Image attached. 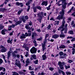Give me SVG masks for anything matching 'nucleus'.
I'll use <instances>...</instances> for the list:
<instances>
[{
  "instance_id": "f257e3e1",
  "label": "nucleus",
  "mask_w": 75,
  "mask_h": 75,
  "mask_svg": "<svg viewBox=\"0 0 75 75\" xmlns=\"http://www.w3.org/2000/svg\"><path fill=\"white\" fill-rule=\"evenodd\" d=\"M8 29L7 30V29H4L2 30L1 31V33L3 35H5L6 34V33L5 32H6V31H11V30H12V27L11 25L10 26H8Z\"/></svg>"
},
{
  "instance_id": "f03ea898",
  "label": "nucleus",
  "mask_w": 75,
  "mask_h": 75,
  "mask_svg": "<svg viewBox=\"0 0 75 75\" xmlns=\"http://www.w3.org/2000/svg\"><path fill=\"white\" fill-rule=\"evenodd\" d=\"M64 10L62 9V12H60L59 13L60 15L59 16L57 17V20H61L62 18H63V16H64Z\"/></svg>"
},
{
  "instance_id": "7ed1b4c3",
  "label": "nucleus",
  "mask_w": 75,
  "mask_h": 75,
  "mask_svg": "<svg viewBox=\"0 0 75 75\" xmlns=\"http://www.w3.org/2000/svg\"><path fill=\"white\" fill-rule=\"evenodd\" d=\"M66 65V64L65 63V62H59L58 63V65H59L60 69L62 70L64 69V68L63 67V65Z\"/></svg>"
},
{
  "instance_id": "20e7f679",
  "label": "nucleus",
  "mask_w": 75,
  "mask_h": 75,
  "mask_svg": "<svg viewBox=\"0 0 75 75\" xmlns=\"http://www.w3.org/2000/svg\"><path fill=\"white\" fill-rule=\"evenodd\" d=\"M65 19H63V21L62 22V25H61V26L60 27H59L58 29V30H59L61 29V28H62V30H61V31H63L64 30V29H63V28L64 26H65Z\"/></svg>"
},
{
  "instance_id": "39448f33",
  "label": "nucleus",
  "mask_w": 75,
  "mask_h": 75,
  "mask_svg": "<svg viewBox=\"0 0 75 75\" xmlns=\"http://www.w3.org/2000/svg\"><path fill=\"white\" fill-rule=\"evenodd\" d=\"M38 16L39 18L38 21H39L40 23H41V20H42V16H43V13H42V12H40L38 14Z\"/></svg>"
},
{
  "instance_id": "423d86ee",
  "label": "nucleus",
  "mask_w": 75,
  "mask_h": 75,
  "mask_svg": "<svg viewBox=\"0 0 75 75\" xmlns=\"http://www.w3.org/2000/svg\"><path fill=\"white\" fill-rule=\"evenodd\" d=\"M46 42H47V41H45L43 42V43H42V50H43V51H44V50H45L47 49V47H45V45L46 44Z\"/></svg>"
},
{
  "instance_id": "0eeeda50",
  "label": "nucleus",
  "mask_w": 75,
  "mask_h": 75,
  "mask_svg": "<svg viewBox=\"0 0 75 75\" xmlns=\"http://www.w3.org/2000/svg\"><path fill=\"white\" fill-rule=\"evenodd\" d=\"M30 52L32 54H34V53H35L36 52V49L34 47H33L30 50Z\"/></svg>"
},
{
  "instance_id": "6e6552de",
  "label": "nucleus",
  "mask_w": 75,
  "mask_h": 75,
  "mask_svg": "<svg viewBox=\"0 0 75 75\" xmlns=\"http://www.w3.org/2000/svg\"><path fill=\"white\" fill-rule=\"evenodd\" d=\"M41 5H42V6H47L48 5V1H43L41 4Z\"/></svg>"
},
{
  "instance_id": "1a4fd4ad",
  "label": "nucleus",
  "mask_w": 75,
  "mask_h": 75,
  "mask_svg": "<svg viewBox=\"0 0 75 75\" xmlns=\"http://www.w3.org/2000/svg\"><path fill=\"white\" fill-rule=\"evenodd\" d=\"M58 37H59V35L57 34H55L52 36V38L54 39H56V38H58Z\"/></svg>"
},
{
  "instance_id": "9d476101",
  "label": "nucleus",
  "mask_w": 75,
  "mask_h": 75,
  "mask_svg": "<svg viewBox=\"0 0 75 75\" xmlns=\"http://www.w3.org/2000/svg\"><path fill=\"white\" fill-rule=\"evenodd\" d=\"M17 53V51L16 50L14 51V52L12 53V57H14V58H16V54H15Z\"/></svg>"
},
{
  "instance_id": "9b49d317",
  "label": "nucleus",
  "mask_w": 75,
  "mask_h": 75,
  "mask_svg": "<svg viewBox=\"0 0 75 75\" xmlns=\"http://www.w3.org/2000/svg\"><path fill=\"white\" fill-rule=\"evenodd\" d=\"M29 25H26L25 27V28L27 30H31V29L32 28V27H31L30 28V27L29 26Z\"/></svg>"
},
{
  "instance_id": "f8f14e48",
  "label": "nucleus",
  "mask_w": 75,
  "mask_h": 75,
  "mask_svg": "<svg viewBox=\"0 0 75 75\" xmlns=\"http://www.w3.org/2000/svg\"><path fill=\"white\" fill-rule=\"evenodd\" d=\"M1 52H6L7 51V48H5L2 49L1 50Z\"/></svg>"
},
{
  "instance_id": "ddd939ff",
  "label": "nucleus",
  "mask_w": 75,
  "mask_h": 75,
  "mask_svg": "<svg viewBox=\"0 0 75 75\" xmlns=\"http://www.w3.org/2000/svg\"><path fill=\"white\" fill-rule=\"evenodd\" d=\"M6 8H0V12H4L5 11H6Z\"/></svg>"
},
{
  "instance_id": "4468645a",
  "label": "nucleus",
  "mask_w": 75,
  "mask_h": 75,
  "mask_svg": "<svg viewBox=\"0 0 75 75\" xmlns=\"http://www.w3.org/2000/svg\"><path fill=\"white\" fill-rule=\"evenodd\" d=\"M60 38H64V37H65V35H64V33L63 32H62L61 34L60 35Z\"/></svg>"
},
{
  "instance_id": "2eb2a0df",
  "label": "nucleus",
  "mask_w": 75,
  "mask_h": 75,
  "mask_svg": "<svg viewBox=\"0 0 75 75\" xmlns=\"http://www.w3.org/2000/svg\"><path fill=\"white\" fill-rule=\"evenodd\" d=\"M26 66H27L30 64V60L28 59H26Z\"/></svg>"
},
{
  "instance_id": "dca6fc26",
  "label": "nucleus",
  "mask_w": 75,
  "mask_h": 75,
  "mask_svg": "<svg viewBox=\"0 0 75 75\" xmlns=\"http://www.w3.org/2000/svg\"><path fill=\"white\" fill-rule=\"evenodd\" d=\"M36 34H36V33H32V39L34 40V37L36 36Z\"/></svg>"
},
{
  "instance_id": "f3484780",
  "label": "nucleus",
  "mask_w": 75,
  "mask_h": 75,
  "mask_svg": "<svg viewBox=\"0 0 75 75\" xmlns=\"http://www.w3.org/2000/svg\"><path fill=\"white\" fill-rule=\"evenodd\" d=\"M32 33H28V34L27 33H25V36H26V37H28L31 36V35Z\"/></svg>"
},
{
  "instance_id": "a211bd4d",
  "label": "nucleus",
  "mask_w": 75,
  "mask_h": 75,
  "mask_svg": "<svg viewBox=\"0 0 75 75\" xmlns=\"http://www.w3.org/2000/svg\"><path fill=\"white\" fill-rule=\"evenodd\" d=\"M3 72H5L6 71V68L3 67H0V71L3 70Z\"/></svg>"
},
{
  "instance_id": "6ab92c4d",
  "label": "nucleus",
  "mask_w": 75,
  "mask_h": 75,
  "mask_svg": "<svg viewBox=\"0 0 75 75\" xmlns=\"http://www.w3.org/2000/svg\"><path fill=\"white\" fill-rule=\"evenodd\" d=\"M66 48V47L64 45H62L59 47V48H60V49H64V48Z\"/></svg>"
},
{
  "instance_id": "aec40b11",
  "label": "nucleus",
  "mask_w": 75,
  "mask_h": 75,
  "mask_svg": "<svg viewBox=\"0 0 75 75\" xmlns=\"http://www.w3.org/2000/svg\"><path fill=\"white\" fill-rule=\"evenodd\" d=\"M42 57L43 60H45V59H47V56H46V55H43L42 56Z\"/></svg>"
},
{
  "instance_id": "412c9836",
  "label": "nucleus",
  "mask_w": 75,
  "mask_h": 75,
  "mask_svg": "<svg viewBox=\"0 0 75 75\" xmlns=\"http://www.w3.org/2000/svg\"><path fill=\"white\" fill-rule=\"evenodd\" d=\"M25 36L24 34H22V35L20 37V38L21 39H23V38H25Z\"/></svg>"
},
{
  "instance_id": "4be33fe9",
  "label": "nucleus",
  "mask_w": 75,
  "mask_h": 75,
  "mask_svg": "<svg viewBox=\"0 0 75 75\" xmlns=\"http://www.w3.org/2000/svg\"><path fill=\"white\" fill-rule=\"evenodd\" d=\"M12 41H13V39H11V40H7V42L8 43H10V44H12Z\"/></svg>"
},
{
  "instance_id": "5701e85b",
  "label": "nucleus",
  "mask_w": 75,
  "mask_h": 75,
  "mask_svg": "<svg viewBox=\"0 0 75 75\" xmlns=\"http://www.w3.org/2000/svg\"><path fill=\"white\" fill-rule=\"evenodd\" d=\"M25 52H24V54L25 55V56L26 57H28V56H29V54H28V52H26L25 54Z\"/></svg>"
},
{
  "instance_id": "b1692460",
  "label": "nucleus",
  "mask_w": 75,
  "mask_h": 75,
  "mask_svg": "<svg viewBox=\"0 0 75 75\" xmlns=\"http://www.w3.org/2000/svg\"><path fill=\"white\" fill-rule=\"evenodd\" d=\"M67 56V54H64V55H62V56H61L60 58H65V57H66Z\"/></svg>"
},
{
  "instance_id": "393cba45",
  "label": "nucleus",
  "mask_w": 75,
  "mask_h": 75,
  "mask_svg": "<svg viewBox=\"0 0 75 75\" xmlns=\"http://www.w3.org/2000/svg\"><path fill=\"white\" fill-rule=\"evenodd\" d=\"M33 42L34 44V45L35 47H37V41L35 40H34L33 41Z\"/></svg>"
},
{
  "instance_id": "a878e982",
  "label": "nucleus",
  "mask_w": 75,
  "mask_h": 75,
  "mask_svg": "<svg viewBox=\"0 0 75 75\" xmlns=\"http://www.w3.org/2000/svg\"><path fill=\"white\" fill-rule=\"evenodd\" d=\"M31 56L32 58H33V59H37V57H36V55L35 54H33Z\"/></svg>"
},
{
  "instance_id": "bb28decb",
  "label": "nucleus",
  "mask_w": 75,
  "mask_h": 75,
  "mask_svg": "<svg viewBox=\"0 0 75 75\" xmlns=\"http://www.w3.org/2000/svg\"><path fill=\"white\" fill-rule=\"evenodd\" d=\"M66 4H67V3H65L64 4L62 5V7L63 8H64V9H65V8H66Z\"/></svg>"
},
{
  "instance_id": "cd10ccee",
  "label": "nucleus",
  "mask_w": 75,
  "mask_h": 75,
  "mask_svg": "<svg viewBox=\"0 0 75 75\" xmlns=\"http://www.w3.org/2000/svg\"><path fill=\"white\" fill-rule=\"evenodd\" d=\"M11 55V52H8V58H9L10 57Z\"/></svg>"
},
{
  "instance_id": "c85d7f7f",
  "label": "nucleus",
  "mask_w": 75,
  "mask_h": 75,
  "mask_svg": "<svg viewBox=\"0 0 75 75\" xmlns=\"http://www.w3.org/2000/svg\"><path fill=\"white\" fill-rule=\"evenodd\" d=\"M12 73L13 74L12 75H18V73L15 71H13V72H12Z\"/></svg>"
},
{
  "instance_id": "c756f323",
  "label": "nucleus",
  "mask_w": 75,
  "mask_h": 75,
  "mask_svg": "<svg viewBox=\"0 0 75 75\" xmlns=\"http://www.w3.org/2000/svg\"><path fill=\"white\" fill-rule=\"evenodd\" d=\"M65 66L66 69H68L70 68V67L69 66L65 65Z\"/></svg>"
},
{
  "instance_id": "7c9ffc66",
  "label": "nucleus",
  "mask_w": 75,
  "mask_h": 75,
  "mask_svg": "<svg viewBox=\"0 0 75 75\" xmlns=\"http://www.w3.org/2000/svg\"><path fill=\"white\" fill-rule=\"evenodd\" d=\"M72 54L73 55H74L75 54V49L74 48H73L72 49Z\"/></svg>"
},
{
  "instance_id": "2f4dec72",
  "label": "nucleus",
  "mask_w": 75,
  "mask_h": 75,
  "mask_svg": "<svg viewBox=\"0 0 75 75\" xmlns=\"http://www.w3.org/2000/svg\"><path fill=\"white\" fill-rule=\"evenodd\" d=\"M65 0H60V1H58V3H63Z\"/></svg>"
},
{
  "instance_id": "473e14b6",
  "label": "nucleus",
  "mask_w": 75,
  "mask_h": 75,
  "mask_svg": "<svg viewBox=\"0 0 75 75\" xmlns=\"http://www.w3.org/2000/svg\"><path fill=\"white\" fill-rule=\"evenodd\" d=\"M66 74H67V75H71V72H69L68 71H67L66 72Z\"/></svg>"
},
{
  "instance_id": "72a5a7b5",
  "label": "nucleus",
  "mask_w": 75,
  "mask_h": 75,
  "mask_svg": "<svg viewBox=\"0 0 75 75\" xmlns=\"http://www.w3.org/2000/svg\"><path fill=\"white\" fill-rule=\"evenodd\" d=\"M19 74H21V75H25V73L24 72H20Z\"/></svg>"
},
{
  "instance_id": "f704fd0d",
  "label": "nucleus",
  "mask_w": 75,
  "mask_h": 75,
  "mask_svg": "<svg viewBox=\"0 0 75 75\" xmlns=\"http://www.w3.org/2000/svg\"><path fill=\"white\" fill-rule=\"evenodd\" d=\"M69 33L70 34H74V32H73L72 30H70L69 31Z\"/></svg>"
},
{
  "instance_id": "c9c22d12",
  "label": "nucleus",
  "mask_w": 75,
  "mask_h": 75,
  "mask_svg": "<svg viewBox=\"0 0 75 75\" xmlns=\"http://www.w3.org/2000/svg\"><path fill=\"white\" fill-rule=\"evenodd\" d=\"M48 37H49V34H46L45 36V39L46 41V40H47V38Z\"/></svg>"
},
{
  "instance_id": "e433bc0d",
  "label": "nucleus",
  "mask_w": 75,
  "mask_h": 75,
  "mask_svg": "<svg viewBox=\"0 0 75 75\" xmlns=\"http://www.w3.org/2000/svg\"><path fill=\"white\" fill-rule=\"evenodd\" d=\"M38 60H36L34 61V62L35 64H38Z\"/></svg>"
},
{
  "instance_id": "4c0bfd02",
  "label": "nucleus",
  "mask_w": 75,
  "mask_h": 75,
  "mask_svg": "<svg viewBox=\"0 0 75 75\" xmlns=\"http://www.w3.org/2000/svg\"><path fill=\"white\" fill-rule=\"evenodd\" d=\"M59 54L60 55L62 56L64 54V52H60L59 53Z\"/></svg>"
},
{
  "instance_id": "58836bf2",
  "label": "nucleus",
  "mask_w": 75,
  "mask_h": 75,
  "mask_svg": "<svg viewBox=\"0 0 75 75\" xmlns=\"http://www.w3.org/2000/svg\"><path fill=\"white\" fill-rule=\"evenodd\" d=\"M3 63V61L0 58V65L1 64H2Z\"/></svg>"
},
{
  "instance_id": "ea45409f",
  "label": "nucleus",
  "mask_w": 75,
  "mask_h": 75,
  "mask_svg": "<svg viewBox=\"0 0 75 75\" xmlns=\"http://www.w3.org/2000/svg\"><path fill=\"white\" fill-rule=\"evenodd\" d=\"M3 28H4V27L2 25H0V30H3Z\"/></svg>"
},
{
  "instance_id": "a19ab883",
  "label": "nucleus",
  "mask_w": 75,
  "mask_h": 75,
  "mask_svg": "<svg viewBox=\"0 0 75 75\" xmlns=\"http://www.w3.org/2000/svg\"><path fill=\"white\" fill-rule=\"evenodd\" d=\"M50 7H51V5H50L48 7H46L47 10H50Z\"/></svg>"
},
{
  "instance_id": "79ce46f5",
  "label": "nucleus",
  "mask_w": 75,
  "mask_h": 75,
  "mask_svg": "<svg viewBox=\"0 0 75 75\" xmlns=\"http://www.w3.org/2000/svg\"><path fill=\"white\" fill-rule=\"evenodd\" d=\"M15 64L16 66H18V67H19V62H18V63L17 62H16L15 63Z\"/></svg>"
},
{
  "instance_id": "37998d69",
  "label": "nucleus",
  "mask_w": 75,
  "mask_h": 75,
  "mask_svg": "<svg viewBox=\"0 0 75 75\" xmlns=\"http://www.w3.org/2000/svg\"><path fill=\"white\" fill-rule=\"evenodd\" d=\"M36 8L37 9H38V10H41L42 8L40 6H37Z\"/></svg>"
},
{
  "instance_id": "c03bdc74",
  "label": "nucleus",
  "mask_w": 75,
  "mask_h": 75,
  "mask_svg": "<svg viewBox=\"0 0 75 75\" xmlns=\"http://www.w3.org/2000/svg\"><path fill=\"white\" fill-rule=\"evenodd\" d=\"M51 25H49L48 26L47 28H48V30H51Z\"/></svg>"
},
{
  "instance_id": "a18cd8bd",
  "label": "nucleus",
  "mask_w": 75,
  "mask_h": 75,
  "mask_svg": "<svg viewBox=\"0 0 75 75\" xmlns=\"http://www.w3.org/2000/svg\"><path fill=\"white\" fill-rule=\"evenodd\" d=\"M73 9H74V6L72 7L71 9L69 11V13H71L72 10H73Z\"/></svg>"
},
{
  "instance_id": "49530a36",
  "label": "nucleus",
  "mask_w": 75,
  "mask_h": 75,
  "mask_svg": "<svg viewBox=\"0 0 75 75\" xmlns=\"http://www.w3.org/2000/svg\"><path fill=\"white\" fill-rule=\"evenodd\" d=\"M30 6H28V8L27 9V11L28 12V11H29L30 10Z\"/></svg>"
},
{
  "instance_id": "de8ad7c7",
  "label": "nucleus",
  "mask_w": 75,
  "mask_h": 75,
  "mask_svg": "<svg viewBox=\"0 0 75 75\" xmlns=\"http://www.w3.org/2000/svg\"><path fill=\"white\" fill-rule=\"evenodd\" d=\"M59 21H56L55 22V23L57 25H58V24H59Z\"/></svg>"
},
{
  "instance_id": "09e8293b",
  "label": "nucleus",
  "mask_w": 75,
  "mask_h": 75,
  "mask_svg": "<svg viewBox=\"0 0 75 75\" xmlns=\"http://www.w3.org/2000/svg\"><path fill=\"white\" fill-rule=\"evenodd\" d=\"M33 9L34 10V12H36V11H37V8H36V7H34L33 8Z\"/></svg>"
},
{
  "instance_id": "8fccbe9b",
  "label": "nucleus",
  "mask_w": 75,
  "mask_h": 75,
  "mask_svg": "<svg viewBox=\"0 0 75 75\" xmlns=\"http://www.w3.org/2000/svg\"><path fill=\"white\" fill-rule=\"evenodd\" d=\"M68 62H69V63H70V64H71V62H72V60L71 59L69 60L68 61Z\"/></svg>"
},
{
  "instance_id": "3c124183",
  "label": "nucleus",
  "mask_w": 75,
  "mask_h": 75,
  "mask_svg": "<svg viewBox=\"0 0 75 75\" xmlns=\"http://www.w3.org/2000/svg\"><path fill=\"white\" fill-rule=\"evenodd\" d=\"M42 40V38H40L37 39L38 41H41Z\"/></svg>"
},
{
  "instance_id": "603ef678",
  "label": "nucleus",
  "mask_w": 75,
  "mask_h": 75,
  "mask_svg": "<svg viewBox=\"0 0 75 75\" xmlns=\"http://www.w3.org/2000/svg\"><path fill=\"white\" fill-rule=\"evenodd\" d=\"M0 48L2 49H3L4 48H6L5 47H4L3 45H1L0 46Z\"/></svg>"
},
{
  "instance_id": "864d4df0",
  "label": "nucleus",
  "mask_w": 75,
  "mask_h": 75,
  "mask_svg": "<svg viewBox=\"0 0 75 75\" xmlns=\"http://www.w3.org/2000/svg\"><path fill=\"white\" fill-rule=\"evenodd\" d=\"M23 11V9H21L19 11V14H20L21 13V12H22Z\"/></svg>"
},
{
  "instance_id": "5fc2aeb1",
  "label": "nucleus",
  "mask_w": 75,
  "mask_h": 75,
  "mask_svg": "<svg viewBox=\"0 0 75 75\" xmlns=\"http://www.w3.org/2000/svg\"><path fill=\"white\" fill-rule=\"evenodd\" d=\"M71 21V18H68V22L69 23Z\"/></svg>"
},
{
  "instance_id": "6e6d98bb",
  "label": "nucleus",
  "mask_w": 75,
  "mask_h": 75,
  "mask_svg": "<svg viewBox=\"0 0 75 75\" xmlns=\"http://www.w3.org/2000/svg\"><path fill=\"white\" fill-rule=\"evenodd\" d=\"M22 20L23 22V23H25V21H26V20L24 19V18H22Z\"/></svg>"
},
{
  "instance_id": "4d7b16f0",
  "label": "nucleus",
  "mask_w": 75,
  "mask_h": 75,
  "mask_svg": "<svg viewBox=\"0 0 75 75\" xmlns=\"http://www.w3.org/2000/svg\"><path fill=\"white\" fill-rule=\"evenodd\" d=\"M1 75H5L6 74H5V72L3 73V72L1 71Z\"/></svg>"
},
{
  "instance_id": "13d9d810",
  "label": "nucleus",
  "mask_w": 75,
  "mask_h": 75,
  "mask_svg": "<svg viewBox=\"0 0 75 75\" xmlns=\"http://www.w3.org/2000/svg\"><path fill=\"white\" fill-rule=\"evenodd\" d=\"M19 6H21V7H22L23 6V4L21 3H19Z\"/></svg>"
},
{
  "instance_id": "bf43d9fd",
  "label": "nucleus",
  "mask_w": 75,
  "mask_h": 75,
  "mask_svg": "<svg viewBox=\"0 0 75 75\" xmlns=\"http://www.w3.org/2000/svg\"><path fill=\"white\" fill-rule=\"evenodd\" d=\"M49 69L50 70V71H53V70L54 69V68L52 67H50L49 68Z\"/></svg>"
},
{
  "instance_id": "052dcab7",
  "label": "nucleus",
  "mask_w": 75,
  "mask_h": 75,
  "mask_svg": "<svg viewBox=\"0 0 75 75\" xmlns=\"http://www.w3.org/2000/svg\"><path fill=\"white\" fill-rule=\"evenodd\" d=\"M67 38V39H68L69 38H70V39H73V37H71V36H70V37H68Z\"/></svg>"
},
{
  "instance_id": "680f3d73",
  "label": "nucleus",
  "mask_w": 75,
  "mask_h": 75,
  "mask_svg": "<svg viewBox=\"0 0 75 75\" xmlns=\"http://www.w3.org/2000/svg\"><path fill=\"white\" fill-rule=\"evenodd\" d=\"M18 24H19V21H18L17 22L15 23V26H16V25H18Z\"/></svg>"
},
{
  "instance_id": "e2e57ef3",
  "label": "nucleus",
  "mask_w": 75,
  "mask_h": 75,
  "mask_svg": "<svg viewBox=\"0 0 75 75\" xmlns=\"http://www.w3.org/2000/svg\"><path fill=\"white\" fill-rule=\"evenodd\" d=\"M63 71H62L61 70H58L59 73V74H61V73H62V72Z\"/></svg>"
},
{
  "instance_id": "0e129e2a",
  "label": "nucleus",
  "mask_w": 75,
  "mask_h": 75,
  "mask_svg": "<svg viewBox=\"0 0 75 75\" xmlns=\"http://www.w3.org/2000/svg\"><path fill=\"white\" fill-rule=\"evenodd\" d=\"M30 2H28L26 3L25 5H26V6H28V5H30Z\"/></svg>"
},
{
  "instance_id": "69168bd1",
  "label": "nucleus",
  "mask_w": 75,
  "mask_h": 75,
  "mask_svg": "<svg viewBox=\"0 0 75 75\" xmlns=\"http://www.w3.org/2000/svg\"><path fill=\"white\" fill-rule=\"evenodd\" d=\"M4 3H3L2 4H1L0 5V7H3V6H4Z\"/></svg>"
},
{
  "instance_id": "338daca9",
  "label": "nucleus",
  "mask_w": 75,
  "mask_h": 75,
  "mask_svg": "<svg viewBox=\"0 0 75 75\" xmlns=\"http://www.w3.org/2000/svg\"><path fill=\"white\" fill-rule=\"evenodd\" d=\"M29 70H30V71H32V70H33V69L31 68V67L29 66Z\"/></svg>"
},
{
  "instance_id": "774afa93",
  "label": "nucleus",
  "mask_w": 75,
  "mask_h": 75,
  "mask_svg": "<svg viewBox=\"0 0 75 75\" xmlns=\"http://www.w3.org/2000/svg\"><path fill=\"white\" fill-rule=\"evenodd\" d=\"M25 18L26 20H28V16H25Z\"/></svg>"
}]
</instances>
